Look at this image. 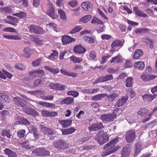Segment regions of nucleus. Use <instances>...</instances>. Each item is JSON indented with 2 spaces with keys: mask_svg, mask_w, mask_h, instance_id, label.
<instances>
[{
  "mask_svg": "<svg viewBox=\"0 0 157 157\" xmlns=\"http://www.w3.org/2000/svg\"><path fill=\"white\" fill-rule=\"evenodd\" d=\"M141 77L142 80L147 82L157 77V76L152 75H148L145 73L141 75Z\"/></svg>",
  "mask_w": 157,
  "mask_h": 157,
  "instance_id": "obj_10",
  "label": "nucleus"
},
{
  "mask_svg": "<svg viewBox=\"0 0 157 157\" xmlns=\"http://www.w3.org/2000/svg\"><path fill=\"white\" fill-rule=\"evenodd\" d=\"M28 93L34 95H37L38 94H45L44 91L41 90H36L34 91H29L28 92Z\"/></svg>",
  "mask_w": 157,
  "mask_h": 157,
  "instance_id": "obj_37",
  "label": "nucleus"
},
{
  "mask_svg": "<svg viewBox=\"0 0 157 157\" xmlns=\"http://www.w3.org/2000/svg\"><path fill=\"white\" fill-rule=\"evenodd\" d=\"M42 115L44 117H53L57 116V113L55 112H49L46 110H43L41 112Z\"/></svg>",
  "mask_w": 157,
  "mask_h": 157,
  "instance_id": "obj_11",
  "label": "nucleus"
},
{
  "mask_svg": "<svg viewBox=\"0 0 157 157\" xmlns=\"http://www.w3.org/2000/svg\"><path fill=\"white\" fill-rule=\"evenodd\" d=\"M25 131L24 130H22L18 131L17 132V134L20 137H24L25 136Z\"/></svg>",
  "mask_w": 157,
  "mask_h": 157,
  "instance_id": "obj_55",
  "label": "nucleus"
},
{
  "mask_svg": "<svg viewBox=\"0 0 157 157\" xmlns=\"http://www.w3.org/2000/svg\"><path fill=\"white\" fill-rule=\"evenodd\" d=\"M106 95H107V94H97L92 97V99L94 101L99 100L102 98L105 97Z\"/></svg>",
  "mask_w": 157,
  "mask_h": 157,
  "instance_id": "obj_32",
  "label": "nucleus"
},
{
  "mask_svg": "<svg viewBox=\"0 0 157 157\" xmlns=\"http://www.w3.org/2000/svg\"><path fill=\"white\" fill-rule=\"evenodd\" d=\"M84 39L86 42L90 44H93L94 41V39L93 37L86 36L84 37Z\"/></svg>",
  "mask_w": 157,
  "mask_h": 157,
  "instance_id": "obj_39",
  "label": "nucleus"
},
{
  "mask_svg": "<svg viewBox=\"0 0 157 157\" xmlns=\"http://www.w3.org/2000/svg\"><path fill=\"white\" fill-rule=\"evenodd\" d=\"M105 82L103 77H100L99 78H97L96 81H95L94 84H97L98 83L101 82Z\"/></svg>",
  "mask_w": 157,
  "mask_h": 157,
  "instance_id": "obj_64",
  "label": "nucleus"
},
{
  "mask_svg": "<svg viewBox=\"0 0 157 157\" xmlns=\"http://www.w3.org/2000/svg\"><path fill=\"white\" fill-rule=\"evenodd\" d=\"M42 60V58L38 59L32 62V66L33 67L37 66L40 64V62Z\"/></svg>",
  "mask_w": 157,
  "mask_h": 157,
  "instance_id": "obj_46",
  "label": "nucleus"
},
{
  "mask_svg": "<svg viewBox=\"0 0 157 157\" xmlns=\"http://www.w3.org/2000/svg\"><path fill=\"white\" fill-rule=\"evenodd\" d=\"M119 94V92L118 91H116L114 92L112 95L107 96V97L109 100L111 102V101H113L114 100V98L117 96Z\"/></svg>",
  "mask_w": 157,
  "mask_h": 157,
  "instance_id": "obj_36",
  "label": "nucleus"
},
{
  "mask_svg": "<svg viewBox=\"0 0 157 157\" xmlns=\"http://www.w3.org/2000/svg\"><path fill=\"white\" fill-rule=\"evenodd\" d=\"M16 123L17 124H23L26 126L30 125V122L26 118L20 117H17L16 119Z\"/></svg>",
  "mask_w": 157,
  "mask_h": 157,
  "instance_id": "obj_9",
  "label": "nucleus"
},
{
  "mask_svg": "<svg viewBox=\"0 0 157 157\" xmlns=\"http://www.w3.org/2000/svg\"><path fill=\"white\" fill-rule=\"evenodd\" d=\"M24 53V56L26 58H29L30 56V49L29 47L25 48L23 51Z\"/></svg>",
  "mask_w": 157,
  "mask_h": 157,
  "instance_id": "obj_35",
  "label": "nucleus"
},
{
  "mask_svg": "<svg viewBox=\"0 0 157 157\" xmlns=\"http://www.w3.org/2000/svg\"><path fill=\"white\" fill-rule=\"evenodd\" d=\"M123 42L121 40H117L113 41L111 44V47H115V48L118 47H121L123 46Z\"/></svg>",
  "mask_w": 157,
  "mask_h": 157,
  "instance_id": "obj_20",
  "label": "nucleus"
},
{
  "mask_svg": "<svg viewBox=\"0 0 157 157\" xmlns=\"http://www.w3.org/2000/svg\"><path fill=\"white\" fill-rule=\"evenodd\" d=\"M129 153L128 147L126 146L124 147L121 152V157H128L129 155Z\"/></svg>",
  "mask_w": 157,
  "mask_h": 157,
  "instance_id": "obj_22",
  "label": "nucleus"
},
{
  "mask_svg": "<svg viewBox=\"0 0 157 157\" xmlns=\"http://www.w3.org/2000/svg\"><path fill=\"white\" fill-rule=\"evenodd\" d=\"M13 15L17 16L20 18H22L26 16V13L24 12H21L19 13L14 14Z\"/></svg>",
  "mask_w": 157,
  "mask_h": 157,
  "instance_id": "obj_51",
  "label": "nucleus"
},
{
  "mask_svg": "<svg viewBox=\"0 0 157 157\" xmlns=\"http://www.w3.org/2000/svg\"><path fill=\"white\" fill-rule=\"evenodd\" d=\"M150 30L147 28H139L135 30V32L136 34L148 33L150 32Z\"/></svg>",
  "mask_w": 157,
  "mask_h": 157,
  "instance_id": "obj_26",
  "label": "nucleus"
},
{
  "mask_svg": "<svg viewBox=\"0 0 157 157\" xmlns=\"http://www.w3.org/2000/svg\"><path fill=\"white\" fill-rule=\"evenodd\" d=\"M73 101V98L71 97H67L63 100L61 102L62 104L67 105L71 104Z\"/></svg>",
  "mask_w": 157,
  "mask_h": 157,
  "instance_id": "obj_28",
  "label": "nucleus"
},
{
  "mask_svg": "<svg viewBox=\"0 0 157 157\" xmlns=\"http://www.w3.org/2000/svg\"><path fill=\"white\" fill-rule=\"evenodd\" d=\"M2 135L3 136H6L7 137H10L11 135L10 132L7 131H3L1 133Z\"/></svg>",
  "mask_w": 157,
  "mask_h": 157,
  "instance_id": "obj_57",
  "label": "nucleus"
},
{
  "mask_svg": "<svg viewBox=\"0 0 157 157\" xmlns=\"http://www.w3.org/2000/svg\"><path fill=\"white\" fill-rule=\"evenodd\" d=\"M44 68L46 70H47L50 72L53 75L57 74L59 72V69L58 68L54 69V68H53L50 67L49 66H45L44 67Z\"/></svg>",
  "mask_w": 157,
  "mask_h": 157,
  "instance_id": "obj_29",
  "label": "nucleus"
},
{
  "mask_svg": "<svg viewBox=\"0 0 157 157\" xmlns=\"http://www.w3.org/2000/svg\"><path fill=\"white\" fill-rule=\"evenodd\" d=\"M122 59L120 54H118L116 56L113 58L110 61L111 63L116 62L117 63L121 62L122 61Z\"/></svg>",
  "mask_w": 157,
  "mask_h": 157,
  "instance_id": "obj_31",
  "label": "nucleus"
},
{
  "mask_svg": "<svg viewBox=\"0 0 157 157\" xmlns=\"http://www.w3.org/2000/svg\"><path fill=\"white\" fill-rule=\"evenodd\" d=\"M41 82L42 81L41 79H36L33 85L35 86H39L41 84Z\"/></svg>",
  "mask_w": 157,
  "mask_h": 157,
  "instance_id": "obj_63",
  "label": "nucleus"
},
{
  "mask_svg": "<svg viewBox=\"0 0 157 157\" xmlns=\"http://www.w3.org/2000/svg\"><path fill=\"white\" fill-rule=\"evenodd\" d=\"M62 40L63 44H67L74 41V39L73 38L66 36L62 37Z\"/></svg>",
  "mask_w": 157,
  "mask_h": 157,
  "instance_id": "obj_18",
  "label": "nucleus"
},
{
  "mask_svg": "<svg viewBox=\"0 0 157 157\" xmlns=\"http://www.w3.org/2000/svg\"><path fill=\"white\" fill-rule=\"evenodd\" d=\"M32 154L34 155L37 156L44 157L49 156L50 152L44 147L37 148L32 151Z\"/></svg>",
  "mask_w": 157,
  "mask_h": 157,
  "instance_id": "obj_2",
  "label": "nucleus"
},
{
  "mask_svg": "<svg viewBox=\"0 0 157 157\" xmlns=\"http://www.w3.org/2000/svg\"><path fill=\"white\" fill-rule=\"evenodd\" d=\"M136 133L134 130H129L126 132L125 137H135Z\"/></svg>",
  "mask_w": 157,
  "mask_h": 157,
  "instance_id": "obj_34",
  "label": "nucleus"
},
{
  "mask_svg": "<svg viewBox=\"0 0 157 157\" xmlns=\"http://www.w3.org/2000/svg\"><path fill=\"white\" fill-rule=\"evenodd\" d=\"M47 26H49L50 27L52 28L56 32L59 31V29H57L56 25L54 23H50L47 25Z\"/></svg>",
  "mask_w": 157,
  "mask_h": 157,
  "instance_id": "obj_54",
  "label": "nucleus"
},
{
  "mask_svg": "<svg viewBox=\"0 0 157 157\" xmlns=\"http://www.w3.org/2000/svg\"><path fill=\"white\" fill-rule=\"evenodd\" d=\"M29 32L31 33L36 34H43L44 33V30L40 27L38 25H31L28 27Z\"/></svg>",
  "mask_w": 157,
  "mask_h": 157,
  "instance_id": "obj_6",
  "label": "nucleus"
},
{
  "mask_svg": "<svg viewBox=\"0 0 157 157\" xmlns=\"http://www.w3.org/2000/svg\"><path fill=\"white\" fill-rule=\"evenodd\" d=\"M1 12L3 14H6L10 13V9L9 7L2 8L0 9Z\"/></svg>",
  "mask_w": 157,
  "mask_h": 157,
  "instance_id": "obj_49",
  "label": "nucleus"
},
{
  "mask_svg": "<svg viewBox=\"0 0 157 157\" xmlns=\"http://www.w3.org/2000/svg\"><path fill=\"white\" fill-rule=\"evenodd\" d=\"M157 123V121L156 120H154L147 124V128H152L156 125Z\"/></svg>",
  "mask_w": 157,
  "mask_h": 157,
  "instance_id": "obj_53",
  "label": "nucleus"
},
{
  "mask_svg": "<svg viewBox=\"0 0 157 157\" xmlns=\"http://www.w3.org/2000/svg\"><path fill=\"white\" fill-rule=\"evenodd\" d=\"M29 75L30 77L29 78V79L27 80L28 81L33 79L35 77H38L36 70H34L33 71L30 72L29 73Z\"/></svg>",
  "mask_w": 157,
  "mask_h": 157,
  "instance_id": "obj_41",
  "label": "nucleus"
},
{
  "mask_svg": "<svg viewBox=\"0 0 157 157\" xmlns=\"http://www.w3.org/2000/svg\"><path fill=\"white\" fill-rule=\"evenodd\" d=\"M58 13L59 14L60 18L63 20H66V17L65 13L61 9H59L58 10Z\"/></svg>",
  "mask_w": 157,
  "mask_h": 157,
  "instance_id": "obj_42",
  "label": "nucleus"
},
{
  "mask_svg": "<svg viewBox=\"0 0 157 157\" xmlns=\"http://www.w3.org/2000/svg\"><path fill=\"white\" fill-rule=\"evenodd\" d=\"M96 56V52L94 51H91L89 55L90 59L91 60H94Z\"/></svg>",
  "mask_w": 157,
  "mask_h": 157,
  "instance_id": "obj_52",
  "label": "nucleus"
},
{
  "mask_svg": "<svg viewBox=\"0 0 157 157\" xmlns=\"http://www.w3.org/2000/svg\"><path fill=\"white\" fill-rule=\"evenodd\" d=\"M3 31L5 32H15V30L12 28L7 27L3 29Z\"/></svg>",
  "mask_w": 157,
  "mask_h": 157,
  "instance_id": "obj_58",
  "label": "nucleus"
},
{
  "mask_svg": "<svg viewBox=\"0 0 157 157\" xmlns=\"http://www.w3.org/2000/svg\"><path fill=\"white\" fill-rule=\"evenodd\" d=\"M133 10L138 16L140 17H146L147 16V14L143 13L141 10H139L138 8L137 7H133Z\"/></svg>",
  "mask_w": 157,
  "mask_h": 157,
  "instance_id": "obj_21",
  "label": "nucleus"
},
{
  "mask_svg": "<svg viewBox=\"0 0 157 157\" xmlns=\"http://www.w3.org/2000/svg\"><path fill=\"white\" fill-rule=\"evenodd\" d=\"M11 19L12 23H13L15 24L13 25L15 26H17V23L18 22V19L17 18L12 17H11Z\"/></svg>",
  "mask_w": 157,
  "mask_h": 157,
  "instance_id": "obj_60",
  "label": "nucleus"
},
{
  "mask_svg": "<svg viewBox=\"0 0 157 157\" xmlns=\"http://www.w3.org/2000/svg\"><path fill=\"white\" fill-rule=\"evenodd\" d=\"M133 80L132 78L131 77H129L126 80V86L127 87H131L132 85Z\"/></svg>",
  "mask_w": 157,
  "mask_h": 157,
  "instance_id": "obj_44",
  "label": "nucleus"
},
{
  "mask_svg": "<svg viewBox=\"0 0 157 157\" xmlns=\"http://www.w3.org/2000/svg\"><path fill=\"white\" fill-rule=\"evenodd\" d=\"M24 98H21L19 97H14L13 101L14 102L15 105L18 107H24L26 105V100H29L28 98L26 97H25L24 95H21Z\"/></svg>",
  "mask_w": 157,
  "mask_h": 157,
  "instance_id": "obj_5",
  "label": "nucleus"
},
{
  "mask_svg": "<svg viewBox=\"0 0 157 157\" xmlns=\"http://www.w3.org/2000/svg\"><path fill=\"white\" fill-rule=\"evenodd\" d=\"M82 29V27L80 26H78L75 27L70 32V33L72 34L75 33L77 32L80 31Z\"/></svg>",
  "mask_w": 157,
  "mask_h": 157,
  "instance_id": "obj_40",
  "label": "nucleus"
},
{
  "mask_svg": "<svg viewBox=\"0 0 157 157\" xmlns=\"http://www.w3.org/2000/svg\"><path fill=\"white\" fill-rule=\"evenodd\" d=\"M143 99L144 101H150L152 100V98H151V95L148 94H145L142 96Z\"/></svg>",
  "mask_w": 157,
  "mask_h": 157,
  "instance_id": "obj_43",
  "label": "nucleus"
},
{
  "mask_svg": "<svg viewBox=\"0 0 157 157\" xmlns=\"http://www.w3.org/2000/svg\"><path fill=\"white\" fill-rule=\"evenodd\" d=\"M15 67L16 69L20 70H24L25 68V65L20 63L16 64Z\"/></svg>",
  "mask_w": 157,
  "mask_h": 157,
  "instance_id": "obj_47",
  "label": "nucleus"
},
{
  "mask_svg": "<svg viewBox=\"0 0 157 157\" xmlns=\"http://www.w3.org/2000/svg\"><path fill=\"white\" fill-rule=\"evenodd\" d=\"M143 54V52L141 49H137L135 51L133 57L134 59H139Z\"/></svg>",
  "mask_w": 157,
  "mask_h": 157,
  "instance_id": "obj_15",
  "label": "nucleus"
},
{
  "mask_svg": "<svg viewBox=\"0 0 157 157\" xmlns=\"http://www.w3.org/2000/svg\"><path fill=\"white\" fill-rule=\"evenodd\" d=\"M4 152L9 157H17V155L15 152L9 148H6Z\"/></svg>",
  "mask_w": 157,
  "mask_h": 157,
  "instance_id": "obj_23",
  "label": "nucleus"
},
{
  "mask_svg": "<svg viewBox=\"0 0 157 157\" xmlns=\"http://www.w3.org/2000/svg\"><path fill=\"white\" fill-rule=\"evenodd\" d=\"M78 2L77 0H72L69 2H68V3L69 6L71 7L74 8L77 5Z\"/></svg>",
  "mask_w": 157,
  "mask_h": 157,
  "instance_id": "obj_48",
  "label": "nucleus"
},
{
  "mask_svg": "<svg viewBox=\"0 0 157 157\" xmlns=\"http://www.w3.org/2000/svg\"><path fill=\"white\" fill-rule=\"evenodd\" d=\"M95 140L101 145L108 142L109 138H95Z\"/></svg>",
  "mask_w": 157,
  "mask_h": 157,
  "instance_id": "obj_33",
  "label": "nucleus"
},
{
  "mask_svg": "<svg viewBox=\"0 0 157 157\" xmlns=\"http://www.w3.org/2000/svg\"><path fill=\"white\" fill-rule=\"evenodd\" d=\"M143 42L147 44H151L152 43V41L150 39L147 37H144L142 39Z\"/></svg>",
  "mask_w": 157,
  "mask_h": 157,
  "instance_id": "obj_61",
  "label": "nucleus"
},
{
  "mask_svg": "<svg viewBox=\"0 0 157 157\" xmlns=\"http://www.w3.org/2000/svg\"><path fill=\"white\" fill-rule=\"evenodd\" d=\"M86 49L80 45L75 46L74 48V52L78 54L83 53L86 52Z\"/></svg>",
  "mask_w": 157,
  "mask_h": 157,
  "instance_id": "obj_13",
  "label": "nucleus"
},
{
  "mask_svg": "<svg viewBox=\"0 0 157 157\" xmlns=\"http://www.w3.org/2000/svg\"><path fill=\"white\" fill-rule=\"evenodd\" d=\"M65 86L64 85H63L59 84L56 83V87L55 89L56 90H63L65 89Z\"/></svg>",
  "mask_w": 157,
  "mask_h": 157,
  "instance_id": "obj_50",
  "label": "nucleus"
},
{
  "mask_svg": "<svg viewBox=\"0 0 157 157\" xmlns=\"http://www.w3.org/2000/svg\"><path fill=\"white\" fill-rule=\"evenodd\" d=\"M23 110L26 113L29 115L35 116L38 114L36 110L29 107L24 108Z\"/></svg>",
  "mask_w": 157,
  "mask_h": 157,
  "instance_id": "obj_12",
  "label": "nucleus"
},
{
  "mask_svg": "<svg viewBox=\"0 0 157 157\" xmlns=\"http://www.w3.org/2000/svg\"><path fill=\"white\" fill-rule=\"evenodd\" d=\"M71 120H59V122L63 128H65L69 126L72 123Z\"/></svg>",
  "mask_w": 157,
  "mask_h": 157,
  "instance_id": "obj_16",
  "label": "nucleus"
},
{
  "mask_svg": "<svg viewBox=\"0 0 157 157\" xmlns=\"http://www.w3.org/2000/svg\"><path fill=\"white\" fill-rule=\"evenodd\" d=\"M103 127L102 124L100 122L95 123L89 126L88 128L90 131H97Z\"/></svg>",
  "mask_w": 157,
  "mask_h": 157,
  "instance_id": "obj_8",
  "label": "nucleus"
},
{
  "mask_svg": "<svg viewBox=\"0 0 157 157\" xmlns=\"http://www.w3.org/2000/svg\"><path fill=\"white\" fill-rule=\"evenodd\" d=\"M67 95H71L74 97H76L78 95L79 93L77 91L71 90L67 92Z\"/></svg>",
  "mask_w": 157,
  "mask_h": 157,
  "instance_id": "obj_45",
  "label": "nucleus"
},
{
  "mask_svg": "<svg viewBox=\"0 0 157 157\" xmlns=\"http://www.w3.org/2000/svg\"><path fill=\"white\" fill-rule=\"evenodd\" d=\"M148 110L146 108L144 107L141 108L139 111L137 112V114L142 117H144L147 113Z\"/></svg>",
  "mask_w": 157,
  "mask_h": 157,
  "instance_id": "obj_25",
  "label": "nucleus"
},
{
  "mask_svg": "<svg viewBox=\"0 0 157 157\" xmlns=\"http://www.w3.org/2000/svg\"><path fill=\"white\" fill-rule=\"evenodd\" d=\"M81 6L85 11H87L93 7L92 4L89 2H84L81 4Z\"/></svg>",
  "mask_w": 157,
  "mask_h": 157,
  "instance_id": "obj_14",
  "label": "nucleus"
},
{
  "mask_svg": "<svg viewBox=\"0 0 157 157\" xmlns=\"http://www.w3.org/2000/svg\"><path fill=\"white\" fill-rule=\"evenodd\" d=\"M92 18V17L90 15H86L80 18L79 20V21L84 23H86L89 21Z\"/></svg>",
  "mask_w": 157,
  "mask_h": 157,
  "instance_id": "obj_24",
  "label": "nucleus"
},
{
  "mask_svg": "<svg viewBox=\"0 0 157 157\" xmlns=\"http://www.w3.org/2000/svg\"><path fill=\"white\" fill-rule=\"evenodd\" d=\"M3 36L5 38L9 40H20L21 38L17 36L14 35H3Z\"/></svg>",
  "mask_w": 157,
  "mask_h": 157,
  "instance_id": "obj_27",
  "label": "nucleus"
},
{
  "mask_svg": "<svg viewBox=\"0 0 157 157\" xmlns=\"http://www.w3.org/2000/svg\"><path fill=\"white\" fill-rule=\"evenodd\" d=\"M55 10L54 6L51 4L49 5V8L48 10L47 14L53 19H55L57 18V15L55 14Z\"/></svg>",
  "mask_w": 157,
  "mask_h": 157,
  "instance_id": "obj_7",
  "label": "nucleus"
},
{
  "mask_svg": "<svg viewBox=\"0 0 157 157\" xmlns=\"http://www.w3.org/2000/svg\"><path fill=\"white\" fill-rule=\"evenodd\" d=\"M56 4L57 6L59 7L63 6L64 5L63 0H57Z\"/></svg>",
  "mask_w": 157,
  "mask_h": 157,
  "instance_id": "obj_62",
  "label": "nucleus"
},
{
  "mask_svg": "<svg viewBox=\"0 0 157 157\" xmlns=\"http://www.w3.org/2000/svg\"><path fill=\"white\" fill-rule=\"evenodd\" d=\"M141 151V148L140 147H135V152L134 154V157H136L140 153Z\"/></svg>",
  "mask_w": 157,
  "mask_h": 157,
  "instance_id": "obj_59",
  "label": "nucleus"
},
{
  "mask_svg": "<svg viewBox=\"0 0 157 157\" xmlns=\"http://www.w3.org/2000/svg\"><path fill=\"white\" fill-rule=\"evenodd\" d=\"M117 111L115 110L111 114H105L101 115V118L103 122H109L113 121L116 118Z\"/></svg>",
  "mask_w": 157,
  "mask_h": 157,
  "instance_id": "obj_4",
  "label": "nucleus"
},
{
  "mask_svg": "<svg viewBox=\"0 0 157 157\" xmlns=\"http://www.w3.org/2000/svg\"><path fill=\"white\" fill-rule=\"evenodd\" d=\"M105 82L112 80L113 79V77L111 75H107L103 76Z\"/></svg>",
  "mask_w": 157,
  "mask_h": 157,
  "instance_id": "obj_56",
  "label": "nucleus"
},
{
  "mask_svg": "<svg viewBox=\"0 0 157 157\" xmlns=\"http://www.w3.org/2000/svg\"><path fill=\"white\" fill-rule=\"evenodd\" d=\"M55 147L59 150L66 149L68 148L69 144L63 140L55 141L53 143Z\"/></svg>",
  "mask_w": 157,
  "mask_h": 157,
  "instance_id": "obj_3",
  "label": "nucleus"
},
{
  "mask_svg": "<svg viewBox=\"0 0 157 157\" xmlns=\"http://www.w3.org/2000/svg\"><path fill=\"white\" fill-rule=\"evenodd\" d=\"M128 99L127 96H123L121 99H120L116 102L117 105L118 107H120L123 105L126 102Z\"/></svg>",
  "mask_w": 157,
  "mask_h": 157,
  "instance_id": "obj_19",
  "label": "nucleus"
},
{
  "mask_svg": "<svg viewBox=\"0 0 157 157\" xmlns=\"http://www.w3.org/2000/svg\"><path fill=\"white\" fill-rule=\"evenodd\" d=\"M76 130L74 127L69 128L68 129H64L62 131L63 134H69L73 133Z\"/></svg>",
  "mask_w": 157,
  "mask_h": 157,
  "instance_id": "obj_30",
  "label": "nucleus"
},
{
  "mask_svg": "<svg viewBox=\"0 0 157 157\" xmlns=\"http://www.w3.org/2000/svg\"><path fill=\"white\" fill-rule=\"evenodd\" d=\"M71 61H73L75 63H80L82 61V59L80 58H77L76 57L72 56L70 57Z\"/></svg>",
  "mask_w": 157,
  "mask_h": 157,
  "instance_id": "obj_38",
  "label": "nucleus"
},
{
  "mask_svg": "<svg viewBox=\"0 0 157 157\" xmlns=\"http://www.w3.org/2000/svg\"><path fill=\"white\" fill-rule=\"evenodd\" d=\"M118 141V138H115L105 144L103 147V149L105 151L101 153V156L103 157H105L114 153L118 150L120 148V147L118 146H115V144Z\"/></svg>",
  "mask_w": 157,
  "mask_h": 157,
  "instance_id": "obj_1",
  "label": "nucleus"
},
{
  "mask_svg": "<svg viewBox=\"0 0 157 157\" xmlns=\"http://www.w3.org/2000/svg\"><path fill=\"white\" fill-rule=\"evenodd\" d=\"M134 67L135 68L139 70L142 71L144 68L145 64L144 62L139 61L138 62H136L134 63Z\"/></svg>",
  "mask_w": 157,
  "mask_h": 157,
  "instance_id": "obj_17",
  "label": "nucleus"
}]
</instances>
